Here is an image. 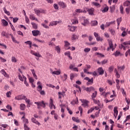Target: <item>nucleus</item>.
<instances>
[{"label":"nucleus","instance_id":"5fc2aeb1","mask_svg":"<svg viewBox=\"0 0 130 130\" xmlns=\"http://www.w3.org/2000/svg\"><path fill=\"white\" fill-rule=\"evenodd\" d=\"M90 50H91V49L89 48V47H86V48H84V51L85 52H89V51H90Z\"/></svg>","mask_w":130,"mask_h":130},{"label":"nucleus","instance_id":"9d476101","mask_svg":"<svg viewBox=\"0 0 130 130\" xmlns=\"http://www.w3.org/2000/svg\"><path fill=\"white\" fill-rule=\"evenodd\" d=\"M26 98V96L25 95H18L15 97V99L16 100H22V99H25Z\"/></svg>","mask_w":130,"mask_h":130},{"label":"nucleus","instance_id":"052dcab7","mask_svg":"<svg viewBox=\"0 0 130 130\" xmlns=\"http://www.w3.org/2000/svg\"><path fill=\"white\" fill-rule=\"evenodd\" d=\"M79 110L80 111L81 115H82L83 108H82V107H81V106L79 107Z\"/></svg>","mask_w":130,"mask_h":130},{"label":"nucleus","instance_id":"603ef678","mask_svg":"<svg viewBox=\"0 0 130 130\" xmlns=\"http://www.w3.org/2000/svg\"><path fill=\"white\" fill-rule=\"evenodd\" d=\"M20 114H22V117L21 118V119H22L23 122V119H24V116H25V114L24 111L21 112V113H20Z\"/></svg>","mask_w":130,"mask_h":130},{"label":"nucleus","instance_id":"774afa93","mask_svg":"<svg viewBox=\"0 0 130 130\" xmlns=\"http://www.w3.org/2000/svg\"><path fill=\"white\" fill-rule=\"evenodd\" d=\"M130 118V115H129V116H127L126 117V119L125 120V121H124V122H126L127 120H129Z\"/></svg>","mask_w":130,"mask_h":130},{"label":"nucleus","instance_id":"79ce46f5","mask_svg":"<svg viewBox=\"0 0 130 130\" xmlns=\"http://www.w3.org/2000/svg\"><path fill=\"white\" fill-rule=\"evenodd\" d=\"M72 119L74 121H76V122H80V121L79 118H75V117H73Z\"/></svg>","mask_w":130,"mask_h":130},{"label":"nucleus","instance_id":"6ab92c4d","mask_svg":"<svg viewBox=\"0 0 130 130\" xmlns=\"http://www.w3.org/2000/svg\"><path fill=\"white\" fill-rule=\"evenodd\" d=\"M74 64H70L69 66V68L70 69V70H72L73 69L74 71L79 72V69H78V68H74Z\"/></svg>","mask_w":130,"mask_h":130},{"label":"nucleus","instance_id":"1a4fd4ad","mask_svg":"<svg viewBox=\"0 0 130 130\" xmlns=\"http://www.w3.org/2000/svg\"><path fill=\"white\" fill-rule=\"evenodd\" d=\"M32 34L34 36H38L39 35H41V33L39 30H33L32 31Z\"/></svg>","mask_w":130,"mask_h":130},{"label":"nucleus","instance_id":"ddd939ff","mask_svg":"<svg viewBox=\"0 0 130 130\" xmlns=\"http://www.w3.org/2000/svg\"><path fill=\"white\" fill-rule=\"evenodd\" d=\"M64 47L66 49H70L71 44L70 43V42H69L68 41H64Z\"/></svg>","mask_w":130,"mask_h":130},{"label":"nucleus","instance_id":"39448f33","mask_svg":"<svg viewBox=\"0 0 130 130\" xmlns=\"http://www.w3.org/2000/svg\"><path fill=\"white\" fill-rule=\"evenodd\" d=\"M81 101L82 103V105L84 106V107H88L89 101H88V100L86 99H81Z\"/></svg>","mask_w":130,"mask_h":130},{"label":"nucleus","instance_id":"13d9d810","mask_svg":"<svg viewBox=\"0 0 130 130\" xmlns=\"http://www.w3.org/2000/svg\"><path fill=\"white\" fill-rule=\"evenodd\" d=\"M120 53V51H116V52L113 53V54H114V55H115V56H118V55H119Z\"/></svg>","mask_w":130,"mask_h":130},{"label":"nucleus","instance_id":"b1692460","mask_svg":"<svg viewBox=\"0 0 130 130\" xmlns=\"http://www.w3.org/2000/svg\"><path fill=\"white\" fill-rule=\"evenodd\" d=\"M96 96H97V91H94V92H93V93H92L91 95V98L92 100H93V101H95V98Z\"/></svg>","mask_w":130,"mask_h":130},{"label":"nucleus","instance_id":"c85d7f7f","mask_svg":"<svg viewBox=\"0 0 130 130\" xmlns=\"http://www.w3.org/2000/svg\"><path fill=\"white\" fill-rule=\"evenodd\" d=\"M52 74L53 75H60L61 74L60 70H58V71H54L52 72Z\"/></svg>","mask_w":130,"mask_h":130},{"label":"nucleus","instance_id":"ea45409f","mask_svg":"<svg viewBox=\"0 0 130 130\" xmlns=\"http://www.w3.org/2000/svg\"><path fill=\"white\" fill-rule=\"evenodd\" d=\"M55 50L57 51V52H58V53H60V47L59 46H56L55 47Z\"/></svg>","mask_w":130,"mask_h":130},{"label":"nucleus","instance_id":"423d86ee","mask_svg":"<svg viewBox=\"0 0 130 130\" xmlns=\"http://www.w3.org/2000/svg\"><path fill=\"white\" fill-rule=\"evenodd\" d=\"M128 45H130V41H126L125 42L123 43V45L121 44L122 47L123 48V49L125 50L126 48H129Z\"/></svg>","mask_w":130,"mask_h":130},{"label":"nucleus","instance_id":"c756f323","mask_svg":"<svg viewBox=\"0 0 130 130\" xmlns=\"http://www.w3.org/2000/svg\"><path fill=\"white\" fill-rule=\"evenodd\" d=\"M81 24L83 26H87V25L89 24V21L87 19H84L83 21V23H81Z\"/></svg>","mask_w":130,"mask_h":130},{"label":"nucleus","instance_id":"6e6552de","mask_svg":"<svg viewBox=\"0 0 130 130\" xmlns=\"http://www.w3.org/2000/svg\"><path fill=\"white\" fill-rule=\"evenodd\" d=\"M94 36H95L97 41H103V39L102 37H100L99 34L96 32H94Z\"/></svg>","mask_w":130,"mask_h":130},{"label":"nucleus","instance_id":"69168bd1","mask_svg":"<svg viewBox=\"0 0 130 130\" xmlns=\"http://www.w3.org/2000/svg\"><path fill=\"white\" fill-rule=\"evenodd\" d=\"M128 55H130V49H128L125 52V56H128Z\"/></svg>","mask_w":130,"mask_h":130},{"label":"nucleus","instance_id":"f257e3e1","mask_svg":"<svg viewBox=\"0 0 130 130\" xmlns=\"http://www.w3.org/2000/svg\"><path fill=\"white\" fill-rule=\"evenodd\" d=\"M108 43L109 45V47H108V48H107V50L109 51V50L112 49V51H113L114 48L112 40L111 39H108Z\"/></svg>","mask_w":130,"mask_h":130},{"label":"nucleus","instance_id":"0eeeda50","mask_svg":"<svg viewBox=\"0 0 130 130\" xmlns=\"http://www.w3.org/2000/svg\"><path fill=\"white\" fill-rule=\"evenodd\" d=\"M84 90H85L88 93H90L91 91H94L95 88L90 86V87H86L84 88Z\"/></svg>","mask_w":130,"mask_h":130},{"label":"nucleus","instance_id":"a19ab883","mask_svg":"<svg viewBox=\"0 0 130 130\" xmlns=\"http://www.w3.org/2000/svg\"><path fill=\"white\" fill-rule=\"evenodd\" d=\"M37 89L41 93V90L42 89V86L41 85V84L38 86Z\"/></svg>","mask_w":130,"mask_h":130},{"label":"nucleus","instance_id":"09e8293b","mask_svg":"<svg viewBox=\"0 0 130 130\" xmlns=\"http://www.w3.org/2000/svg\"><path fill=\"white\" fill-rule=\"evenodd\" d=\"M24 15L25 16V21H26V23H27L28 24H29V20L28 18L26 16V13H25V12H24Z\"/></svg>","mask_w":130,"mask_h":130},{"label":"nucleus","instance_id":"c03bdc74","mask_svg":"<svg viewBox=\"0 0 130 130\" xmlns=\"http://www.w3.org/2000/svg\"><path fill=\"white\" fill-rule=\"evenodd\" d=\"M11 61H12V62H17V58H16V57H15V56H12Z\"/></svg>","mask_w":130,"mask_h":130},{"label":"nucleus","instance_id":"f03ea898","mask_svg":"<svg viewBox=\"0 0 130 130\" xmlns=\"http://www.w3.org/2000/svg\"><path fill=\"white\" fill-rule=\"evenodd\" d=\"M35 103L38 105V108L39 109L41 108V106L44 108L46 107V104L43 100L42 101L36 102Z\"/></svg>","mask_w":130,"mask_h":130},{"label":"nucleus","instance_id":"393cba45","mask_svg":"<svg viewBox=\"0 0 130 130\" xmlns=\"http://www.w3.org/2000/svg\"><path fill=\"white\" fill-rule=\"evenodd\" d=\"M58 23H59V22H58L57 21H53L50 22L49 26H54L57 25Z\"/></svg>","mask_w":130,"mask_h":130},{"label":"nucleus","instance_id":"dca6fc26","mask_svg":"<svg viewBox=\"0 0 130 130\" xmlns=\"http://www.w3.org/2000/svg\"><path fill=\"white\" fill-rule=\"evenodd\" d=\"M91 66L90 64H86V68L84 69V73H86V74H89L88 71L90 69Z\"/></svg>","mask_w":130,"mask_h":130},{"label":"nucleus","instance_id":"4468645a","mask_svg":"<svg viewBox=\"0 0 130 130\" xmlns=\"http://www.w3.org/2000/svg\"><path fill=\"white\" fill-rule=\"evenodd\" d=\"M76 29H77V27H75L74 26H68V29L70 31H71V32H75Z\"/></svg>","mask_w":130,"mask_h":130},{"label":"nucleus","instance_id":"cd10ccee","mask_svg":"<svg viewBox=\"0 0 130 130\" xmlns=\"http://www.w3.org/2000/svg\"><path fill=\"white\" fill-rule=\"evenodd\" d=\"M2 22L3 24V26H4L5 27H6L7 26H8V25H9V23L4 19L2 20Z\"/></svg>","mask_w":130,"mask_h":130},{"label":"nucleus","instance_id":"3c124183","mask_svg":"<svg viewBox=\"0 0 130 130\" xmlns=\"http://www.w3.org/2000/svg\"><path fill=\"white\" fill-rule=\"evenodd\" d=\"M108 7H106L105 8H104V10H103L102 12L103 13H106V12H108Z\"/></svg>","mask_w":130,"mask_h":130},{"label":"nucleus","instance_id":"f704fd0d","mask_svg":"<svg viewBox=\"0 0 130 130\" xmlns=\"http://www.w3.org/2000/svg\"><path fill=\"white\" fill-rule=\"evenodd\" d=\"M3 10L4 11V13L8 15V16H10L11 15V13L9 12V11L7 10V9H6V7L3 8Z\"/></svg>","mask_w":130,"mask_h":130},{"label":"nucleus","instance_id":"a211bd4d","mask_svg":"<svg viewBox=\"0 0 130 130\" xmlns=\"http://www.w3.org/2000/svg\"><path fill=\"white\" fill-rule=\"evenodd\" d=\"M28 122H28V119H26V118H25V117H24V119H23V123H24V130H25L26 124H28Z\"/></svg>","mask_w":130,"mask_h":130},{"label":"nucleus","instance_id":"338daca9","mask_svg":"<svg viewBox=\"0 0 130 130\" xmlns=\"http://www.w3.org/2000/svg\"><path fill=\"white\" fill-rule=\"evenodd\" d=\"M59 98H62V95L63 96V93L62 92H58Z\"/></svg>","mask_w":130,"mask_h":130},{"label":"nucleus","instance_id":"37998d69","mask_svg":"<svg viewBox=\"0 0 130 130\" xmlns=\"http://www.w3.org/2000/svg\"><path fill=\"white\" fill-rule=\"evenodd\" d=\"M25 107V104H24L23 103L20 104V109H21L22 110H24Z\"/></svg>","mask_w":130,"mask_h":130},{"label":"nucleus","instance_id":"4d7b16f0","mask_svg":"<svg viewBox=\"0 0 130 130\" xmlns=\"http://www.w3.org/2000/svg\"><path fill=\"white\" fill-rule=\"evenodd\" d=\"M6 95L7 97H11V95H12V92L11 91H9L6 93Z\"/></svg>","mask_w":130,"mask_h":130},{"label":"nucleus","instance_id":"5701e85b","mask_svg":"<svg viewBox=\"0 0 130 130\" xmlns=\"http://www.w3.org/2000/svg\"><path fill=\"white\" fill-rule=\"evenodd\" d=\"M1 35L2 36H5V37H6L7 38H9L10 36V34H9V33H6V31H3L1 32Z\"/></svg>","mask_w":130,"mask_h":130},{"label":"nucleus","instance_id":"a878e982","mask_svg":"<svg viewBox=\"0 0 130 130\" xmlns=\"http://www.w3.org/2000/svg\"><path fill=\"white\" fill-rule=\"evenodd\" d=\"M98 73L100 75H103L104 73V70L102 69V68H99L98 69Z\"/></svg>","mask_w":130,"mask_h":130},{"label":"nucleus","instance_id":"c9c22d12","mask_svg":"<svg viewBox=\"0 0 130 130\" xmlns=\"http://www.w3.org/2000/svg\"><path fill=\"white\" fill-rule=\"evenodd\" d=\"M1 73L4 75L5 77H8V75L7 74L6 71L5 70L3 69L1 70Z\"/></svg>","mask_w":130,"mask_h":130},{"label":"nucleus","instance_id":"58836bf2","mask_svg":"<svg viewBox=\"0 0 130 130\" xmlns=\"http://www.w3.org/2000/svg\"><path fill=\"white\" fill-rule=\"evenodd\" d=\"M72 22L73 24H78L79 23V21L77 19H73L72 20Z\"/></svg>","mask_w":130,"mask_h":130},{"label":"nucleus","instance_id":"2f4dec72","mask_svg":"<svg viewBox=\"0 0 130 130\" xmlns=\"http://www.w3.org/2000/svg\"><path fill=\"white\" fill-rule=\"evenodd\" d=\"M22 77H23V80H24L25 85H26V86H29V84H28V83H27V82L26 81V77H25V76H24V75H22Z\"/></svg>","mask_w":130,"mask_h":130},{"label":"nucleus","instance_id":"a18cd8bd","mask_svg":"<svg viewBox=\"0 0 130 130\" xmlns=\"http://www.w3.org/2000/svg\"><path fill=\"white\" fill-rule=\"evenodd\" d=\"M122 21V18H118L117 19V23L118 24V26H119Z\"/></svg>","mask_w":130,"mask_h":130},{"label":"nucleus","instance_id":"4c0bfd02","mask_svg":"<svg viewBox=\"0 0 130 130\" xmlns=\"http://www.w3.org/2000/svg\"><path fill=\"white\" fill-rule=\"evenodd\" d=\"M31 24L34 29H38V25L36 23L31 22Z\"/></svg>","mask_w":130,"mask_h":130},{"label":"nucleus","instance_id":"bb28decb","mask_svg":"<svg viewBox=\"0 0 130 130\" xmlns=\"http://www.w3.org/2000/svg\"><path fill=\"white\" fill-rule=\"evenodd\" d=\"M76 39H78V36L76 34H73L72 36V40L76 41Z\"/></svg>","mask_w":130,"mask_h":130},{"label":"nucleus","instance_id":"7ed1b4c3","mask_svg":"<svg viewBox=\"0 0 130 130\" xmlns=\"http://www.w3.org/2000/svg\"><path fill=\"white\" fill-rule=\"evenodd\" d=\"M84 80H86L87 81L86 84L88 86L92 85V84L94 83L93 78L90 79L89 77H85V78H84Z\"/></svg>","mask_w":130,"mask_h":130},{"label":"nucleus","instance_id":"49530a36","mask_svg":"<svg viewBox=\"0 0 130 130\" xmlns=\"http://www.w3.org/2000/svg\"><path fill=\"white\" fill-rule=\"evenodd\" d=\"M114 66H111V67H109V72L110 73H112V72H113V70H114Z\"/></svg>","mask_w":130,"mask_h":130},{"label":"nucleus","instance_id":"aec40b11","mask_svg":"<svg viewBox=\"0 0 130 130\" xmlns=\"http://www.w3.org/2000/svg\"><path fill=\"white\" fill-rule=\"evenodd\" d=\"M87 11H88L89 15H90L91 16H94V9H93V8L88 9Z\"/></svg>","mask_w":130,"mask_h":130},{"label":"nucleus","instance_id":"8fccbe9b","mask_svg":"<svg viewBox=\"0 0 130 130\" xmlns=\"http://www.w3.org/2000/svg\"><path fill=\"white\" fill-rule=\"evenodd\" d=\"M10 35L11 36V38H12L13 42H17V40H16L15 37H14L13 35L12 34H9V36H10Z\"/></svg>","mask_w":130,"mask_h":130},{"label":"nucleus","instance_id":"e2e57ef3","mask_svg":"<svg viewBox=\"0 0 130 130\" xmlns=\"http://www.w3.org/2000/svg\"><path fill=\"white\" fill-rule=\"evenodd\" d=\"M29 81L30 83H31V86H32V82H34V79H33V78L30 77V78H29Z\"/></svg>","mask_w":130,"mask_h":130},{"label":"nucleus","instance_id":"4be33fe9","mask_svg":"<svg viewBox=\"0 0 130 130\" xmlns=\"http://www.w3.org/2000/svg\"><path fill=\"white\" fill-rule=\"evenodd\" d=\"M59 6L61 7L63 9L64 8H67V5L65 4V3H63V2H59L58 3Z\"/></svg>","mask_w":130,"mask_h":130},{"label":"nucleus","instance_id":"0e129e2a","mask_svg":"<svg viewBox=\"0 0 130 130\" xmlns=\"http://www.w3.org/2000/svg\"><path fill=\"white\" fill-rule=\"evenodd\" d=\"M24 43L26 44H28V45L30 46V44H32V42L30 40H28L27 41H25Z\"/></svg>","mask_w":130,"mask_h":130},{"label":"nucleus","instance_id":"72a5a7b5","mask_svg":"<svg viewBox=\"0 0 130 130\" xmlns=\"http://www.w3.org/2000/svg\"><path fill=\"white\" fill-rule=\"evenodd\" d=\"M31 71L32 74L34 78H35V79H36L37 80L38 79V77H37V76L36 74V72H35V70L34 69L31 70Z\"/></svg>","mask_w":130,"mask_h":130},{"label":"nucleus","instance_id":"6e6d98bb","mask_svg":"<svg viewBox=\"0 0 130 130\" xmlns=\"http://www.w3.org/2000/svg\"><path fill=\"white\" fill-rule=\"evenodd\" d=\"M18 78H19V79L20 80V81H21L22 82H23V78H22V76H21V75H20V74H19V75H18Z\"/></svg>","mask_w":130,"mask_h":130},{"label":"nucleus","instance_id":"7c9ffc66","mask_svg":"<svg viewBox=\"0 0 130 130\" xmlns=\"http://www.w3.org/2000/svg\"><path fill=\"white\" fill-rule=\"evenodd\" d=\"M91 26H97L98 25V21L96 20L91 21Z\"/></svg>","mask_w":130,"mask_h":130},{"label":"nucleus","instance_id":"de8ad7c7","mask_svg":"<svg viewBox=\"0 0 130 130\" xmlns=\"http://www.w3.org/2000/svg\"><path fill=\"white\" fill-rule=\"evenodd\" d=\"M94 109H95L94 107H91L90 108V109H88V110L87 111V113H91V112H92V111H93V110H94Z\"/></svg>","mask_w":130,"mask_h":130},{"label":"nucleus","instance_id":"680f3d73","mask_svg":"<svg viewBox=\"0 0 130 130\" xmlns=\"http://www.w3.org/2000/svg\"><path fill=\"white\" fill-rule=\"evenodd\" d=\"M120 11L121 14H123V6H120Z\"/></svg>","mask_w":130,"mask_h":130},{"label":"nucleus","instance_id":"864d4df0","mask_svg":"<svg viewBox=\"0 0 130 130\" xmlns=\"http://www.w3.org/2000/svg\"><path fill=\"white\" fill-rule=\"evenodd\" d=\"M75 12L76 13H83V11H82V10H81V9H76Z\"/></svg>","mask_w":130,"mask_h":130},{"label":"nucleus","instance_id":"9b49d317","mask_svg":"<svg viewBox=\"0 0 130 130\" xmlns=\"http://www.w3.org/2000/svg\"><path fill=\"white\" fill-rule=\"evenodd\" d=\"M53 108L54 109H55L56 106H55V105H54V104H53V100L52 98H50V103H49L50 108H51V109H52L53 108Z\"/></svg>","mask_w":130,"mask_h":130},{"label":"nucleus","instance_id":"e433bc0d","mask_svg":"<svg viewBox=\"0 0 130 130\" xmlns=\"http://www.w3.org/2000/svg\"><path fill=\"white\" fill-rule=\"evenodd\" d=\"M130 5V2L129 1H126L123 4L124 7H128Z\"/></svg>","mask_w":130,"mask_h":130},{"label":"nucleus","instance_id":"412c9836","mask_svg":"<svg viewBox=\"0 0 130 130\" xmlns=\"http://www.w3.org/2000/svg\"><path fill=\"white\" fill-rule=\"evenodd\" d=\"M114 116H115V117H117L118 113V111L117 110V106H115L114 108Z\"/></svg>","mask_w":130,"mask_h":130},{"label":"nucleus","instance_id":"473e14b6","mask_svg":"<svg viewBox=\"0 0 130 130\" xmlns=\"http://www.w3.org/2000/svg\"><path fill=\"white\" fill-rule=\"evenodd\" d=\"M29 18L32 20H36V21H37V22H39V20H38V19H36L34 15H30L29 16Z\"/></svg>","mask_w":130,"mask_h":130},{"label":"nucleus","instance_id":"20e7f679","mask_svg":"<svg viewBox=\"0 0 130 130\" xmlns=\"http://www.w3.org/2000/svg\"><path fill=\"white\" fill-rule=\"evenodd\" d=\"M36 14L38 15L39 16L40 14H45V11L44 10H42V9H40L38 10V9H35L34 10Z\"/></svg>","mask_w":130,"mask_h":130},{"label":"nucleus","instance_id":"f8f14e48","mask_svg":"<svg viewBox=\"0 0 130 130\" xmlns=\"http://www.w3.org/2000/svg\"><path fill=\"white\" fill-rule=\"evenodd\" d=\"M30 53L34 55H35V56H37L38 57H42V55L40 54V53H39V52H35L34 50H31Z\"/></svg>","mask_w":130,"mask_h":130},{"label":"nucleus","instance_id":"bf43d9fd","mask_svg":"<svg viewBox=\"0 0 130 130\" xmlns=\"http://www.w3.org/2000/svg\"><path fill=\"white\" fill-rule=\"evenodd\" d=\"M96 54L99 56L100 57H104L105 56L104 54L102 53H100V52H96Z\"/></svg>","mask_w":130,"mask_h":130},{"label":"nucleus","instance_id":"f3484780","mask_svg":"<svg viewBox=\"0 0 130 130\" xmlns=\"http://www.w3.org/2000/svg\"><path fill=\"white\" fill-rule=\"evenodd\" d=\"M44 22L45 24L44 23H42L41 24L42 26H43L44 28H46V29H49V27L47 25V24L48 23V21H47V20H45Z\"/></svg>","mask_w":130,"mask_h":130},{"label":"nucleus","instance_id":"2eb2a0df","mask_svg":"<svg viewBox=\"0 0 130 130\" xmlns=\"http://www.w3.org/2000/svg\"><path fill=\"white\" fill-rule=\"evenodd\" d=\"M31 120L32 122H34V123H36V124H38V125H41V124L38 120H36V118L35 117H32L31 118Z\"/></svg>","mask_w":130,"mask_h":130}]
</instances>
